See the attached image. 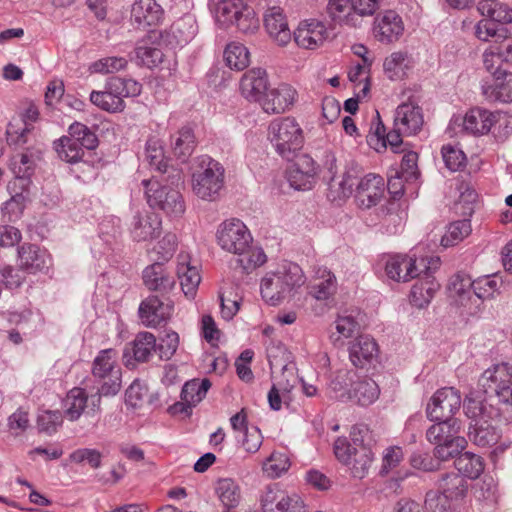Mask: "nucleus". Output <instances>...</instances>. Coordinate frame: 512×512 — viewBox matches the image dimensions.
Segmentation results:
<instances>
[{
    "label": "nucleus",
    "mask_w": 512,
    "mask_h": 512,
    "mask_svg": "<svg viewBox=\"0 0 512 512\" xmlns=\"http://www.w3.org/2000/svg\"><path fill=\"white\" fill-rule=\"evenodd\" d=\"M219 246L233 254H243L252 242L246 225L239 219H229L221 223L217 230Z\"/></svg>",
    "instance_id": "9d476101"
},
{
    "label": "nucleus",
    "mask_w": 512,
    "mask_h": 512,
    "mask_svg": "<svg viewBox=\"0 0 512 512\" xmlns=\"http://www.w3.org/2000/svg\"><path fill=\"white\" fill-rule=\"evenodd\" d=\"M357 378L354 371H339L334 379L331 380L329 389L333 393L332 397L342 402H348L353 380Z\"/></svg>",
    "instance_id": "8fccbe9b"
},
{
    "label": "nucleus",
    "mask_w": 512,
    "mask_h": 512,
    "mask_svg": "<svg viewBox=\"0 0 512 512\" xmlns=\"http://www.w3.org/2000/svg\"><path fill=\"white\" fill-rule=\"evenodd\" d=\"M455 467L457 471L469 479L478 478L484 471L483 459L471 452L459 453L455 456Z\"/></svg>",
    "instance_id": "c03bdc74"
},
{
    "label": "nucleus",
    "mask_w": 512,
    "mask_h": 512,
    "mask_svg": "<svg viewBox=\"0 0 512 512\" xmlns=\"http://www.w3.org/2000/svg\"><path fill=\"white\" fill-rule=\"evenodd\" d=\"M373 33L381 43L396 42L404 33L403 20L395 11H385L374 19Z\"/></svg>",
    "instance_id": "a211bd4d"
},
{
    "label": "nucleus",
    "mask_w": 512,
    "mask_h": 512,
    "mask_svg": "<svg viewBox=\"0 0 512 512\" xmlns=\"http://www.w3.org/2000/svg\"><path fill=\"white\" fill-rule=\"evenodd\" d=\"M475 36L484 42L494 38L496 42L500 39L507 38V29L498 28L497 24L494 23L488 17H484L475 26Z\"/></svg>",
    "instance_id": "4d7b16f0"
},
{
    "label": "nucleus",
    "mask_w": 512,
    "mask_h": 512,
    "mask_svg": "<svg viewBox=\"0 0 512 512\" xmlns=\"http://www.w3.org/2000/svg\"><path fill=\"white\" fill-rule=\"evenodd\" d=\"M288 490L279 484L267 485L260 495V506L263 512H280Z\"/></svg>",
    "instance_id": "a18cd8bd"
},
{
    "label": "nucleus",
    "mask_w": 512,
    "mask_h": 512,
    "mask_svg": "<svg viewBox=\"0 0 512 512\" xmlns=\"http://www.w3.org/2000/svg\"><path fill=\"white\" fill-rule=\"evenodd\" d=\"M260 292L263 300L273 306L279 304L288 294L275 272H269L262 278Z\"/></svg>",
    "instance_id": "ea45409f"
},
{
    "label": "nucleus",
    "mask_w": 512,
    "mask_h": 512,
    "mask_svg": "<svg viewBox=\"0 0 512 512\" xmlns=\"http://www.w3.org/2000/svg\"><path fill=\"white\" fill-rule=\"evenodd\" d=\"M380 395L378 384L371 378L360 377L353 380L349 402L361 406H368L374 403Z\"/></svg>",
    "instance_id": "c756f323"
},
{
    "label": "nucleus",
    "mask_w": 512,
    "mask_h": 512,
    "mask_svg": "<svg viewBox=\"0 0 512 512\" xmlns=\"http://www.w3.org/2000/svg\"><path fill=\"white\" fill-rule=\"evenodd\" d=\"M269 136L277 153L289 159L303 144V131L292 117L273 120L269 125Z\"/></svg>",
    "instance_id": "0eeeda50"
},
{
    "label": "nucleus",
    "mask_w": 512,
    "mask_h": 512,
    "mask_svg": "<svg viewBox=\"0 0 512 512\" xmlns=\"http://www.w3.org/2000/svg\"><path fill=\"white\" fill-rule=\"evenodd\" d=\"M289 467L290 460L285 453L273 452L263 462L262 470L268 478L275 479L284 474Z\"/></svg>",
    "instance_id": "5fc2aeb1"
},
{
    "label": "nucleus",
    "mask_w": 512,
    "mask_h": 512,
    "mask_svg": "<svg viewBox=\"0 0 512 512\" xmlns=\"http://www.w3.org/2000/svg\"><path fill=\"white\" fill-rule=\"evenodd\" d=\"M216 21L223 25H235L243 33H252L259 27L255 12L247 0H211Z\"/></svg>",
    "instance_id": "20e7f679"
},
{
    "label": "nucleus",
    "mask_w": 512,
    "mask_h": 512,
    "mask_svg": "<svg viewBox=\"0 0 512 512\" xmlns=\"http://www.w3.org/2000/svg\"><path fill=\"white\" fill-rule=\"evenodd\" d=\"M430 273L431 271L422 272V275L418 277L419 280L412 287L410 302L417 308L427 306L439 288V284Z\"/></svg>",
    "instance_id": "7c9ffc66"
},
{
    "label": "nucleus",
    "mask_w": 512,
    "mask_h": 512,
    "mask_svg": "<svg viewBox=\"0 0 512 512\" xmlns=\"http://www.w3.org/2000/svg\"><path fill=\"white\" fill-rule=\"evenodd\" d=\"M482 93L489 101L512 102V73L496 69L493 82L482 85Z\"/></svg>",
    "instance_id": "b1692460"
},
{
    "label": "nucleus",
    "mask_w": 512,
    "mask_h": 512,
    "mask_svg": "<svg viewBox=\"0 0 512 512\" xmlns=\"http://www.w3.org/2000/svg\"><path fill=\"white\" fill-rule=\"evenodd\" d=\"M268 75L262 68H253L246 71L241 77L239 89L241 95L251 102H258L265 98L268 91Z\"/></svg>",
    "instance_id": "dca6fc26"
},
{
    "label": "nucleus",
    "mask_w": 512,
    "mask_h": 512,
    "mask_svg": "<svg viewBox=\"0 0 512 512\" xmlns=\"http://www.w3.org/2000/svg\"><path fill=\"white\" fill-rule=\"evenodd\" d=\"M472 231L470 221L468 219L452 222L441 238V244L444 247L455 246L463 241Z\"/></svg>",
    "instance_id": "864d4df0"
},
{
    "label": "nucleus",
    "mask_w": 512,
    "mask_h": 512,
    "mask_svg": "<svg viewBox=\"0 0 512 512\" xmlns=\"http://www.w3.org/2000/svg\"><path fill=\"white\" fill-rule=\"evenodd\" d=\"M27 200V193L22 191L16 192L3 204L2 213L7 218V221L15 222L22 216Z\"/></svg>",
    "instance_id": "bf43d9fd"
},
{
    "label": "nucleus",
    "mask_w": 512,
    "mask_h": 512,
    "mask_svg": "<svg viewBox=\"0 0 512 512\" xmlns=\"http://www.w3.org/2000/svg\"><path fill=\"white\" fill-rule=\"evenodd\" d=\"M68 133L85 150L96 148L98 140L96 135L84 124L74 122L69 126Z\"/></svg>",
    "instance_id": "052dcab7"
},
{
    "label": "nucleus",
    "mask_w": 512,
    "mask_h": 512,
    "mask_svg": "<svg viewBox=\"0 0 512 512\" xmlns=\"http://www.w3.org/2000/svg\"><path fill=\"white\" fill-rule=\"evenodd\" d=\"M373 458L374 454L367 445H359L353 447V457L346 466L350 469L353 477L362 479L368 474Z\"/></svg>",
    "instance_id": "79ce46f5"
},
{
    "label": "nucleus",
    "mask_w": 512,
    "mask_h": 512,
    "mask_svg": "<svg viewBox=\"0 0 512 512\" xmlns=\"http://www.w3.org/2000/svg\"><path fill=\"white\" fill-rule=\"evenodd\" d=\"M462 403L459 390L444 387L437 390L427 405L426 413L430 420H453L452 417L460 409Z\"/></svg>",
    "instance_id": "9b49d317"
},
{
    "label": "nucleus",
    "mask_w": 512,
    "mask_h": 512,
    "mask_svg": "<svg viewBox=\"0 0 512 512\" xmlns=\"http://www.w3.org/2000/svg\"><path fill=\"white\" fill-rule=\"evenodd\" d=\"M69 461L74 464L87 463L93 469L101 466L102 454L97 449L79 448L69 455Z\"/></svg>",
    "instance_id": "0e129e2a"
},
{
    "label": "nucleus",
    "mask_w": 512,
    "mask_h": 512,
    "mask_svg": "<svg viewBox=\"0 0 512 512\" xmlns=\"http://www.w3.org/2000/svg\"><path fill=\"white\" fill-rule=\"evenodd\" d=\"M487 395H495L504 404L512 405V366L499 363L486 369L478 380Z\"/></svg>",
    "instance_id": "6e6552de"
},
{
    "label": "nucleus",
    "mask_w": 512,
    "mask_h": 512,
    "mask_svg": "<svg viewBox=\"0 0 512 512\" xmlns=\"http://www.w3.org/2000/svg\"><path fill=\"white\" fill-rule=\"evenodd\" d=\"M329 38V31L324 22L317 19H306L299 23L294 31L295 43L304 49H316Z\"/></svg>",
    "instance_id": "ddd939ff"
},
{
    "label": "nucleus",
    "mask_w": 512,
    "mask_h": 512,
    "mask_svg": "<svg viewBox=\"0 0 512 512\" xmlns=\"http://www.w3.org/2000/svg\"><path fill=\"white\" fill-rule=\"evenodd\" d=\"M378 345L369 336H359L349 347V358L355 367L363 368L377 356Z\"/></svg>",
    "instance_id": "c85d7f7f"
},
{
    "label": "nucleus",
    "mask_w": 512,
    "mask_h": 512,
    "mask_svg": "<svg viewBox=\"0 0 512 512\" xmlns=\"http://www.w3.org/2000/svg\"><path fill=\"white\" fill-rule=\"evenodd\" d=\"M196 147V137L192 127L186 125L181 127L171 136V148L174 155L185 161L193 153Z\"/></svg>",
    "instance_id": "4c0bfd02"
},
{
    "label": "nucleus",
    "mask_w": 512,
    "mask_h": 512,
    "mask_svg": "<svg viewBox=\"0 0 512 512\" xmlns=\"http://www.w3.org/2000/svg\"><path fill=\"white\" fill-rule=\"evenodd\" d=\"M473 286L474 281L471 277L464 272H459L451 277L448 289L451 296L464 305L465 301L470 300L473 296Z\"/></svg>",
    "instance_id": "de8ad7c7"
},
{
    "label": "nucleus",
    "mask_w": 512,
    "mask_h": 512,
    "mask_svg": "<svg viewBox=\"0 0 512 512\" xmlns=\"http://www.w3.org/2000/svg\"><path fill=\"white\" fill-rule=\"evenodd\" d=\"M215 493L227 510L235 509L242 499L241 488L232 478H222L216 482Z\"/></svg>",
    "instance_id": "e433bc0d"
},
{
    "label": "nucleus",
    "mask_w": 512,
    "mask_h": 512,
    "mask_svg": "<svg viewBox=\"0 0 512 512\" xmlns=\"http://www.w3.org/2000/svg\"><path fill=\"white\" fill-rule=\"evenodd\" d=\"M176 275L184 295L193 299L201 282L197 266L191 264L189 254L180 253L177 257Z\"/></svg>",
    "instance_id": "4be33fe9"
},
{
    "label": "nucleus",
    "mask_w": 512,
    "mask_h": 512,
    "mask_svg": "<svg viewBox=\"0 0 512 512\" xmlns=\"http://www.w3.org/2000/svg\"><path fill=\"white\" fill-rule=\"evenodd\" d=\"M327 13L332 21L349 27H359L362 20L354 13L352 0H329Z\"/></svg>",
    "instance_id": "72a5a7b5"
},
{
    "label": "nucleus",
    "mask_w": 512,
    "mask_h": 512,
    "mask_svg": "<svg viewBox=\"0 0 512 512\" xmlns=\"http://www.w3.org/2000/svg\"><path fill=\"white\" fill-rule=\"evenodd\" d=\"M360 175L357 165L351 163L340 176L329 178L328 197L332 201L349 198L353 193V187Z\"/></svg>",
    "instance_id": "393cba45"
},
{
    "label": "nucleus",
    "mask_w": 512,
    "mask_h": 512,
    "mask_svg": "<svg viewBox=\"0 0 512 512\" xmlns=\"http://www.w3.org/2000/svg\"><path fill=\"white\" fill-rule=\"evenodd\" d=\"M192 191L200 199L216 201L225 184V169L208 155L194 159L192 165Z\"/></svg>",
    "instance_id": "f257e3e1"
},
{
    "label": "nucleus",
    "mask_w": 512,
    "mask_h": 512,
    "mask_svg": "<svg viewBox=\"0 0 512 512\" xmlns=\"http://www.w3.org/2000/svg\"><path fill=\"white\" fill-rule=\"evenodd\" d=\"M297 98L298 93L293 86L281 83L267 91L265 98L261 101V107L268 114H281L290 110Z\"/></svg>",
    "instance_id": "4468645a"
},
{
    "label": "nucleus",
    "mask_w": 512,
    "mask_h": 512,
    "mask_svg": "<svg viewBox=\"0 0 512 512\" xmlns=\"http://www.w3.org/2000/svg\"><path fill=\"white\" fill-rule=\"evenodd\" d=\"M426 431V439L435 445L434 456L446 461L454 458L465 449L467 441L464 437L458 436L460 423L457 420H434Z\"/></svg>",
    "instance_id": "f03ea898"
},
{
    "label": "nucleus",
    "mask_w": 512,
    "mask_h": 512,
    "mask_svg": "<svg viewBox=\"0 0 512 512\" xmlns=\"http://www.w3.org/2000/svg\"><path fill=\"white\" fill-rule=\"evenodd\" d=\"M135 54L138 64L146 66L147 68L157 67L163 62L165 56L160 48L149 46L146 43L138 45L135 49Z\"/></svg>",
    "instance_id": "6e6d98bb"
},
{
    "label": "nucleus",
    "mask_w": 512,
    "mask_h": 512,
    "mask_svg": "<svg viewBox=\"0 0 512 512\" xmlns=\"http://www.w3.org/2000/svg\"><path fill=\"white\" fill-rule=\"evenodd\" d=\"M92 376L99 385V396H114L121 389V368L117 363L116 350H101L92 363Z\"/></svg>",
    "instance_id": "423d86ee"
},
{
    "label": "nucleus",
    "mask_w": 512,
    "mask_h": 512,
    "mask_svg": "<svg viewBox=\"0 0 512 512\" xmlns=\"http://www.w3.org/2000/svg\"><path fill=\"white\" fill-rule=\"evenodd\" d=\"M393 123L406 136L417 134L424 124L422 108L416 100L409 98L395 109Z\"/></svg>",
    "instance_id": "f8f14e48"
},
{
    "label": "nucleus",
    "mask_w": 512,
    "mask_h": 512,
    "mask_svg": "<svg viewBox=\"0 0 512 512\" xmlns=\"http://www.w3.org/2000/svg\"><path fill=\"white\" fill-rule=\"evenodd\" d=\"M439 265L438 257L417 259L406 254H392L385 258V273L389 279L396 282H408L420 277L422 272L435 271Z\"/></svg>",
    "instance_id": "39448f33"
},
{
    "label": "nucleus",
    "mask_w": 512,
    "mask_h": 512,
    "mask_svg": "<svg viewBox=\"0 0 512 512\" xmlns=\"http://www.w3.org/2000/svg\"><path fill=\"white\" fill-rule=\"evenodd\" d=\"M337 278L324 266L313 268V275L308 286V294L318 301H328L336 294Z\"/></svg>",
    "instance_id": "aec40b11"
},
{
    "label": "nucleus",
    "mask_w": 512,
    "mask_h": 512,
    "mask_svg": "<svg viewBox=\"0 0 512 512\" xmlns=\"http://www.w3.org/2000/svg\"><path fill=\"white\" fill-rule=\"evenodd\" d=\"M88 396L84 389L73 388L65 399V414L70 421L79 419L87 407Z\"/></svg>",
    "instance_id": "3c124183"
},
{
    "label": "nucleus",
    "mask_w": 512,
    "mask_h": 512,
    "mask_svg": "<svg viewBox=\"0 0 512 512\" xmlns=\"http://www.w3.org/2000/svg\"><path fill=\"white\" fill-rule=\"evenodd\" d=\"M163 14L164 11L156 0H135L131 8V19L140 28L159 24Z\"/></svg>",
    "instance_id": "bb28decb"
},
{
    "label": "nucleus",
    "mask_w": 512,
    "mask_h": 512,
    "mask_svg": "<svg viewBox=\"0 0 512 512\" xmlns=\"http://www.w3.org/2000/svg\"><path fill=\"white\" fill-rule=\"evenodd\" d=\"M196 33V21L192 16L187 15L173 23L165 33V37L170 45L184 46L195 37Z\"/></svg>",
    "instance_id": "2f4dec72"
},
{
    "label": "nucleus",
    "mask_w": 512,
    "mask_h": 512,
    "mask_svg": "<svg viewBox=\"0 0 512 512\" xmlns=\"http://www.w3.org/2000/svg\"><path fill=\"white\" fill-rule=\"evenodd\" d=\"M25 281V276L20 269L11 265L0 267V284L8 290L18 289Z\"/></svg>",
    "instance_id": "774afa93"
},
{
    "label": "nucleus",
    "mask_w": 512,
    "mask_h": 512,
    "mask_svg": "<svg viewBox=\"0 0 512 512\" xmlns=\"http://www.w3.org/2000/svg\"><path fill=\"white\" fill-rule=\"evenodd\" d=\"M18 259L20 268L30 273L48 269L51 262L46 251L30 243H24L18 248Z\"/></svg>",
    "instance_id": "a878e982"
},
{
    "label": "nucleus",
    "mask_w": 512,
    "mask_h": 512,
    "mask_svg": "<svg viewBox=\"0 0 512 512\" xmlns=\"http://www.w3.org/2000/svg\"><path fill=\"white\" fill-rule=\"evenodd\" d=\"M148 204L152 208H159L168 215L179 216L185 211L182 195L179 191L167 186H160L154 177L142 181Z\"/></svg>",
    "instance_id": "1a4fd4ad"
},
{
    "label": "nucleus",
    "mask_w": 512,
    "mask_h": 512,
    "mask_svg": "<svg viewBox=\"0 0 512 512\" xmlns=\"http://www.w3.org/2000/svg\"><path fill=\"white\" fill-rule=\"evenodd\" d=\"M413 64V59L407 52L395 51L385 58L383 70L390 80L398 81L407 76Z\"/></svg>",
    "instance_id": "473e14b6"
},
{
    "label": "nucleus",
    "mask_w": 512,
    "mask_h": 512,
    "mask_svg": "<svg viewBox=\"0 0 512 512\" xmlns=\"http://www.w3.org/2000/svg\"><path fill=\"white\" fill-rule=\"evenodd\" d=\"M237 255L239 256L238 262L240 266L246 271L253 270L266 262V255L259 247H251L249 245L243 254Z\"/></svg>",
    "instance_id": "338daca9"
},
{
    "label": "nucleus",
    "mask_w": 512,
    "mask_h": 512,
    "mask_svg": "<svg viewBox=\"0 0 512 512\" xmlns=\"http://www.w3.org/2000/svg\"><path fill=\"white\" fill-rule=\"evenodd\" d=\"M467 491V482L463 476L457 473L446 474L439 481V494L453 501L462 498Z\"/></svg>",
    "instance_id": "37998d69"
},
{
    "label": "nucleus",
    "mask_w": 512,
    "mask_h": 512,
    "mask_svg": "<svg viewBox=\"0 0 512 512\" xmlns=\"http://www.w3.org/2000/svg\"><path fill=\"white\" fill-rule=\"evenodd\" d=\"M145 160L155 170L165 173L167 163L165 161L164 150L159 140L149 139L145 146Z\"/></svg>",
    "instance_id": "13d9d810"
},
{
    "label": "nucleus",
    "mask_w": 512,
    "mask_h": 512,
    "mask_svg": "<svg viewBox=\"0 0 512 512\" xmlns=\"http://www.w3.org/2000/svg\"><path fill=\"white\" fill-rule=\"evenodd\" d=\"M172 312L173 305L169 301H162L157 296L143 300L138 309L142 323L150 328H156L166 323Z\"/></svg>",
    "instance_id": "f3484780"
},
{
    "label": "nucleus",
    "mask_w": 512,
    "mask_h": 512,
    "mask_svg": "<svg viewBox=\"0 0 512 512\" xmlns=\"http://www.w3.org/2000/svg\"><path fill=\"white\" fill-rule=\"evenodd\" d=\"M211 383L208 379H193L185 383L181 392V403L174 405L175 411L190 413L192 407L200 403L206 396Z\"/></svg>",
    "instance_id": "cd10ccee"
},
{
    "label": "nucleus",
    "mask_w": 512,
    "mask_h": 512,
    "mask_svg": "<svg viewBox=\"0 0 512 512\" xmlns=\"http://www.w3.org/2000/svg\"><path fill=\"white\" fill-rule=\"evenodd\" d=\"M500 281L496 276H484L474 280L473 296L485 300L498 293Z\"/></svg>",
    "instance_id": "680f3d73"
},
{
    "label": "nucleus",
    "mask_w": 512,
    "mask_h": 512,
    "mask_svg": "<svg viewBox=\"0 0 512 512\" xmlns=\"http://www.w3.org/2000/svg\"><path fill=\"white\" fill-rule=\"evenodd\" d=\"M156 347V337L152 333L140 332L130 343V348L125 351L124 357H127L129 351H131L136 362H147L156 352Z\"/></svg>",
    "instance_id": "c9c22d12"
},
{
    "label": "nucleus",
    "mask_w": 512,
    "mask_h": 512,
    "mask_svg": "<svg viewBox=\"0 0 512 512\" xmlns=\"http://www.w3.org/2000/svg\"><path fill=\"white\" fill-rule=\"evenodd\" d=\"M63 418L60 411H43L37 417V428L40 433L54 434L62 425Z\"/></svg>",
    "instance_id": "e2e57ef3"
},
{
    "label": "nucleus",
    "mask_w": 512,
    "mask_h": 512,
    "mask_svg": "<svg viewBox=\"0 0 512 512\" xmlns=\"http://www.w3.org/2000/svg\"><path fill=\"white\" fill-rule=\"evenodd\" d=\"M264 26L270 38L279 46L291 41V31L283 11L279 7L269 8L264 15Z\"/></svg>",
    "instance_id": "5701e85b"
},
{
    "label": "nucleus",
    "mask_w": 512,
    "mask_h": 512,
    "mask_svg": "<svg viewBox=\"0 0 512 512\" xmlns=\"http://www.w3.org/2000/svg\"><path fill=\"white\" fill-rule=\"evenodd\" d=\"M384 192V178L378 174L369 173L359 181L356 188L355 200L358 207L369 209L376 206L381 201Z\"/></svg>",
    "instance_id": "2eb2a0df"
},
{
    "label": "nucleus",
    "mask_w": 512,
    "mask_h": 512,
    "mask_svg": "<svg viewBox=\"0 0 512 512\" xmlns=\"http://www.w3.org/2000/svg\"><path fill=\"white\" fill-rule=\"evenodd\" d=\"M54 148L59 158L68 163H77L84 156V149L69 133L55 141Z\"/></svg>",
    "instance_id": "49530a36"
},
{
    "label": "nucleus",
    "mask_w": 512,
    "mask_h": 512,
    "mask_svg": "<svg viewBox=\"0 0 512 512\" xmlns=\"http://www.w3.org/2000/svg\"><path fill=\"white\" fill-rule=\"evenodd\" d=\"M469 440L479 447H490L500 439L499 431L486 420L471 423L468 428Z\"/></svg>",
    "instance_id": "f704fd0d"
},
{
    "label": "nucleus",
    "mask_w": 512,
    "mask_h": 512,
    "mask_svg": "<svg viewBox=\"0 0 512 512\" xmlns=\"http://www.w3.org/2000/svg\"><path fill=\"white\" fill-rule=\"evenodd\" d=\"M477 9L483 17H488L495 24H509L512 22V8L496 0H482Z\"/></svg>",
    "instance_id": "a19ab883"
},
{
    "label": "nucleus",
    "mask_w": 512,
    "mask_h": 512,
    "mask_svg": "<svg viewBox=\"0 0 512 512\" xmlns=\"http://www.w3.org/2000/svg\"><path fill=\"white\" fill-rule=\"evenodd\" d=\"M161 218L150 211L137 212L130 224V234L134 241H150L161 232Z\"/></svg>",
    "instance_id": "412c9836"
},
{
    "label": "nucleus",
    "mask_w": 512,
    "mask_h": 512,
    "mask_svg": "<svg viewBox=\"0 0 512 512\" xmlns=\"http://www.w3.org/2000/svg\"><path fill=\"white\" fill-rule=\"evenodd\" d=\"M274 272L279 276L287 293H290L296 287H300L305 282L302 269L294 263H286Z\"/></svg>",
    "instance_id": "603ef678"
},
{
    "label": "nucleus",
    "mask_w": 512,
    "mask_h": 512,
    "mask_svg": "<svg viewBox=\"0 0 512 512\" xmlns=\"http://www.w3.org/2000/svg\"><path fill=\"white\" fill-rule=\"evenodd\" d=\"M143 280L150 290L168 291L175 284L174 279L166 273L160 262H156L144 269Z\"/></svg>",
    "instance_id": "58836bf2"
},
{
    "label": "nucleus",
    "mask_w": 512,
    "mask_h": 512,
    "mask_svg": "<svg viewBox=\"0 0 512 512\" xmlns=\"http://www.w3.org/2000/svg\"><path fill=\"white\" fill-rule=\"evenodd\" d=\"M492 127H494V135L496 139L503 142L512 135V115L504 112H493Z\"/></svg>",
    "instance_id": "69168bd1"
},
{
    "label": "nucleus",
    "mask_w": 512,
    "mask_h": 512,
    "mask_svg": "<svg viewBox=\"0 0 512 512\" xmlns=\"http://www.w3.org/2000/svg\"><path fill=\"white\" fill-rule=\"evenodd\" d=\"M493 111L475 107L464 116L454 118L453 122L462 127L467 134L480 136L488 134L492 129Z\"/></svg>",
    "instance_id": "6ab92c4d"
},
{
    "label": "nucleus",
    "mask_w": 512,
    "mask_h": 512,
    "mask_svg": "<svg viewBox=\"0 0 512 512\" xmlns=\"http://www.w3.org/2000/svg\"><path fill=\"white\" fill-rule=\"evenodd\" d=\"M142 85L130 78L112 77L103 91H92L90 101L103 111L109 113L122 112L125 108L124 97L140 95Z\"/></svg>",
    "instance_id": "7ed1b4c3"
},
{
    "label": "nucleus",
    "mask_w": 512,
    "mask_h": 512,
    "mask_svg": "<svg viewBox=\"0 0 512 512\" xmlns=\"http://www.w3.org/2000/svg\"><path fill=\"white\" fill-rule=\"evenodd\" d=\"M224 60L231 69L243 70L250 63V53L242 43L231 42L224 50Z\"/></svg>",
    "instance_id": "09e8293b"
}]
</instances>
